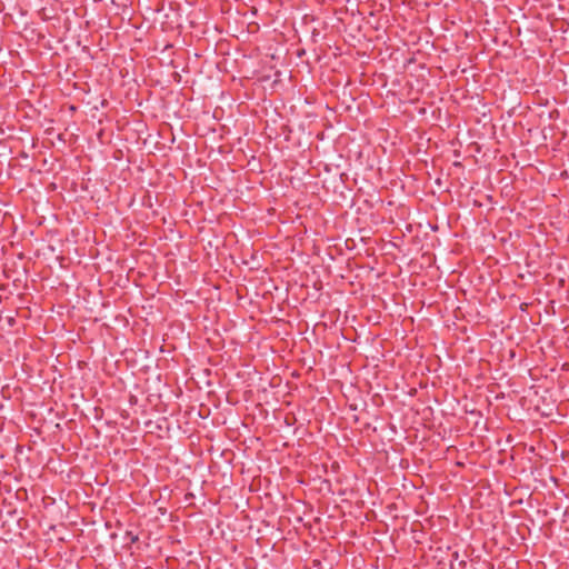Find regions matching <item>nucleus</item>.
Wrapping results in <instances>:
<instances>
[{
	"mask_svg": "<svg viewBox=\"0 0 569 569\" xmlns=\"http://www.w3.org/2000/svg\"><path fill=\"white\" fill-rule=\"evenodd\" d=\"M57 39V42H61L63 40V38H56Z\"/></svg>",
	"mask_w": 569,
	"mask_h": 569,
	"instance_id": "nucleus-4",
	"label": "nucleus"
},
{
	"mask_svg": "<svg viewBox=\"0 0 569 569\" xmlns=\"http://www.w3.org/2000/svg\"><path fill=\"white\" fill-rule=\"evenodd\" d=\"M453 556H455V559H458V552H455Z\"/></svg>",
	"mask_w": 569,
	"mask_h": 569,
	"instance_id": "nucleus-5",
	"label": "nucleus"
},
{
	"mask_svg": "<svg viewBox=\"0 0 569 569\" xmlns=\"http://www.w3.org/2000/svg\"><path fill=\"white\" fill-rule=\"evenodd\" d=\"M171 44L169 43H163V49H167L168 47H170Z\"/></svg>",
	"mask_w": 569,
	"mask_h": 569,
	"instance_id": "nucleus-3",
	"label": "nucleus"
},
{
	"mask_svg": "<svg viewBox=\"0 0 569 569\" xmlns=\"http://www.w3.org/2000/svg\"><path fill=\"white\" fill-rule=\"evenodd\" d=\"M73 43H76L77 46H82V42L80 40V38H76V37H72V38H69Z\"/></svg>",
	"mask_w": 569,
	"mask_h": 569,
	"instance_id": "nucleus-1",
	"label": "nucleus"
},
{
	"mask_svg": "<svg viewBox=\"0 0 569 569\" xmlns=\"http://www.w3.org/2000/svg\"><path fill=\"white\" fill-rule=\"evenodd\" d=\"M492 42L498 43L499 38L492 37L490 38Z\"/></svg>",
	"mask_w": 569,
	"mask_h": 569,
	"instance_id": "nucleus-2",
	"label": "nucleus"
}]
</instances>
